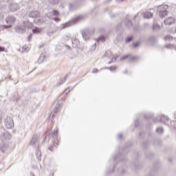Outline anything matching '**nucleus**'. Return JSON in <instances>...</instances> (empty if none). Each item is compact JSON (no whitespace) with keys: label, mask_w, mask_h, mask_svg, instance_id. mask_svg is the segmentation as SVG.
<instances>
[{"label":"nucleus","mask_w":176,"mask_h":176,"mask_svg":"<svg viewBox=\"0 0 176 176\" xmlns=\"http://www.w3.org/2000/svg\"><path fill=\"white\" fill-rule=\"evenodd\" d=\"M167 9H168V6L166 4H162L157 6V12H159V16L161 17V19L166 17V16L168 14V11Z\"/></svg>","instance_id":"1"},{"label":"nucleus","mask_w":176,"mask_h":176,"mask_svg":"<svg viewBox=\"0 0 176 176\" xmlns=\"http://www.w3.org/2000/svg\"><path fill=\"white\" fill-rule=\"evenodd\" d=\"M30 145L34 148H39V135L34 134L32 138Z\"/></svg>","instance_id":"2"},{"label":"nucleus","mask_w":176,"mask_h":176,"mask_svg":"<svg viewBox=\"0 0 176 176\" xmlns=\"http://www.w3.org/2000/svg\"><path fill=\"white\" fill-rule=\"evenodd\" d=\"M104 57H107V58H111V60H110L108 64H112V63H115L118 58H119V56L117 57H114L113 54H112V52L107 50L106 53L104 54Z\"/></svg>","instance_id":"3"},{"label":"nucleus","mask_w":176,"mask_h":176,"mask_svg":"<svg viewBox=\"0 0 176 176\" xmlns=\"http://www.w3.org/2000/svg\"><path fill=\"white\" fill-rule=\"evenodd\" d=\"M4 124L6 129H12L13 126H14V122H13V119L10 117H7L4 120Z\"/></svg>","instance_id":"4"},{"label":"nucleus","mask_w":176,"mask_h":176,"mask_svg":"<svg viewBox=\"0 0 176 176\" xmlns=\"http://www.w3.org/2000/svg\"><path fill=\"white\" fill-rule=\"evenodd\" d=\"M0 140H1L2 142H6L10 140V133L9 132H4L1 134Z\"/></svg>","instance_id":"5"},{"label":"nucleus","mask_w":176,"mask_h":176,"mask_svg":"<svg viewBox=\"0 0 176 176\" xmlns=\"http://www.w3.org/2000/svg\"><path fill=\"white\" fill-rule=\"evenodd\" d=\"M8 8L11 12H16V10H19V9H20V6L16 3H11L8 6Z\"/></svg>","instance_id":"6"},{"label":"nucleus","mask_w":176,"mask_h":176,"mask_svg":"<svg viewBox=\"0 0 176 176\" xmlns=\"http://www.w3.org/2000/svg\"><path fill=\"white\" fill-rule=\"evenodd\" d=\"M6 22L7 24L12 25V24L16 23V17L10 16L6 19Z\"/></svg>","instance_id":"7"},{"label":"nucleus","mask_w":176,"mask_h":176,"mask_svg":"<svg viewBox=\"0 0 176 176\" xmlns=\"http://www.w3.org/2000/svg\"><path fill=\"white\" fill-rule=\"evenodd\" d=\"M175 23V17H168L166 19L164 20V24L166 25H171Z\"/></svg>","instance_id":"8"},{"label":"nucleus","mask_w":176,"mask_h":176,"mask_svg":"<svg viewBox=\"0 0 176 176\" xmlns=\"http://www.w3.org/2000/svg\"><path fill=\"white\" fill-rule=\"evenodd\" d=\"M82 36L85 41H88V39H90V33H89L88 29L82 30Z\"/></svg>","instance_id":"9"},{"label":"nucleus","mask_w":176,"mask_h":176,"mask_svg":"<svg viewBox=\"0 0 176 176\" xmlns=\"http://www.w3.org/2000/svg\"><path fill=\"white\" fill-rule=\"evenodd\" d=\"M41 16V14L38 11H32L28 14L29 17H32V19H38Z\"/></svg>","instance_id":"10"},{"label":"nucleus","mask_w":176,"mask_h":176,"mask_svg":"<svg viewBox=\"0 0 176 176\" xmlns=\"http://www.w3.org/2000/svg\"><path fill=\"white\" fill-rule=\"evenodd\" d=\"M16 32H18V34H23L25 32V28L23 25H18L15 28Z\"/></svg>","instance_id":"11"},{"label":"nucleus","mask_w":176,"mask_h":176,"mask_svg":"<svg viewBox=\"0 0 176 176\" xmlns=\"http://www.w3.org/2000/svg\"><path fill=\"white\" fill-rule=\"evenodd\" d=\"M144 19H152L153 17V12L151 11H146L143 14Z\"/></svg>","instance_id":"12"},{"label":"nucleus","mask_w":176,"mask_h":176,"mask_svg":"<svg viewBox=\"0 0 176 176\" xmlns=\"http://www.w3.org/2000/svg\"><path fill=\"white\" fill-rule=\"evenodd\" d=\"M58 112V107L56 106L54 108V111L51 112V113L49 116V119H52L53 120L54 119V115Z\"/></svg>","instance_id":"13"},{"label":"nucleus","mask_w":176,"mask_h":176,"mask_svg":"<svg viewBox=\"0 0 176 176\" xmlns=\"http://www.w3.org/2000/svg\"><path fill=\"white\" fill-rule=\"evenodd\" d=\"M159 118H160V122H162V123H164V124H166L170 122V119H168V117H167L166 116H162Z\"/></svg>","instance_id":"14"},{"label":"nucleus","mask_w":176,"mask_h":176,"mask_svg":"<svg viewBox=\"0 0 176 176\" xmlns=\"http://www.w3.org/2000/svg\"><path fill=\"white\" fill-rule=\"evenodd\" d=\"M82 20H85L84 15H78L74 18V21L78 23V21H82Z\"/></svg>","instance_id":"15"},{"label":"nucleus","mask_w":176,"mask_h":176,"mask_svg":"<svg viewBox=\"0 0 176 176\" xmlns=\"http://www.w3.org/2000/svg\"><path fill=\"white\" fill-rule=\"evenodd\" d=\"M52 137L55 138H58V128H56L54 129V131L52 132Z\"/></svg>","instance_id":"16"},{"label":"nucleus","mask_w":176,"mask_h":176,"mask_svg":"<svg viewBox=\"0 0 176 176\" xmlns=\"http://www.w3.org/2000/svg\"><path fill=\"white\" fill-rule=\"evenodd\" d=\"M33 26L34 25L32 24V23L30 21H25L23 23V27L25 28H32Z\"/></svg>","instance_id":"17"},{"label":"nucleus","mask_w":176,"mask_h":176,"mask_svg":"<svg viewBox=\"0 0 176 176\" xmlns=\"http://www.w3.org/2000/svg\"><path fill=\"white\" fill-rule=\"evenodd\" d=\"M71 21L67 22L65 23H63L60 25V30H64L65 28H67V27H69L71 25Z\"/></svg>","instance_id":"18"},{"label":"nucleus","mask_w":176,"mask_h":176,"mask_svg":"<svg viewBox=\"0 0 176 176\" xmlns=\"http://www.w3.org/2000/svg\"><path fill=\"white\" fill-rule=\"evenodd\" d=\"M37 151H36V156L38 160H42V153L39 151V148H37Z\"/></svg>","instance_id":"19"},{"label":"nucleus","mask_w":176,"mask_h":176,"mask_svg":"<svg viewBox=\"0 0 176 176\" xmlns=\"http://www.w3.org/2000/svg\"><path fill=\"white\" fill-rule=\"evenodd\" d=\"M125 22L127 23L126 25V27H128V28H130V27L133 25V23H131V20L129 19V15L126 16Z\"/></svg>","instance_id":"20"},{"label":"nucleus","mask_w":176,"mask_h":176,"mask_svg":"<svg viewBox=\"0 0 176 176\" xmlns=\"http://www.w3.org/2000/svg\"><path fill=\"white\" fill-rule=\"evenodd\" d=\"M116 43H121V42H123V36L122 34H119L116 39Z\"/></svg>","instance_id":"21"},{"label":"nucleus","mask_w":176,"mask_h":176,"mask_svg":"<svg viewBox=\"0 0 176 176\" xmlns=\"http://www.w3.org/2000/svg\"><path fill=\"white\" fill-rule=\"evenodd\" d=\"M72 45H73V47H76V46H78V45H79V39L78 38H74L72 41Z\"/></svg>","instance_id":"22"},{"label":"nucleus","mask_w":176,"mask_h":176,"mask_svg":"<svg viewBox=\"0 0 176 176\" xmlns=\"http://www.w3.org/2000/svg\"><path fill=\"white\" fill-rule=\"evenodd\" d=\"M156 131L158 134L162 135L164 133V129L162 127H158L157 128Z\"/></svg>","instance_id":"23"},{"label":"nucleus","mask_w":176,"mask_h":176,"mask_svg":"<svg viewBox=\"0 0 176 176\" xmlns=\"http://www.w3.org/2000/svg\"><path fill=\"white\" fill-rule=\"evenodd\" d=\"M164 41H170L174 39V37L171 36L170 35H167L164 38Z\"/></svg>","instance_id":"24"},{"label":"nucleus","mask_w":176,"mask_h":176,"mask_svg":"<svg viewBox=\"0 0 176 176\" xmlns=\"http://www.w3.org/2000/svg\"><path fill=\"white\" fill-rule=\"evenodd\" d=\"M50 132L49 131H47L46 133H45V139L43 140V142H45V141H46V140H50Z\"/></svg>","instance_id":"25"},{"label":"nucleus","mask_w":176,"mask_h":176,"mask_svg":"<svg viewBox=\"0 0 176 176\" xmlns=\"http://www.w3.org/2000/svg\"><path fill=\"white\" fill-rule=\"evenodd\" d=\"M58 142H60V138H55L54 139V145L55 146H58Z\"/></svg>","instance_id":"26"},{"label":"nucleus","mask_w":176,"mask_h":176,"mask_svg":"<svg viewBox=\"0 0 176 176\" xmlns=\"http://www.w3.org/2000/svg\"><path fill=\"white\" fill-rule=\"evenodd\" d=\"M48 2H50L51 5H57V3H58V0H48Z\"/></svg>","instance_id":"27"},{"label":"nucleus","mask_w":176,"mask_h":176,"mask_svg":"<svg viewBox=\"0 0 176 176\" xmlns=\"http://www.w3.org/2000/svg\"><path fill=\"white\" fill-rule=\"evenodd\" d=\"M32 32L34 34H39V32H41V29L38 28H35L34 29L32 30Z\"/></svg>","instance_id":"28"},{"label":"nucleus","mask_w":176,"mask_h":176,"mask_svg":"<svg viewBox=\"0 0 176 176\" xmlns=\"http://www.w3.org/2000/svg\"><path fill=\"white\" fill-rule=\"evenodd\" d=\"M40 63H43L45 61V55L41 54L38 58Z\"/></svg>","instance_id":"29"},{"label":"nucleus","mask_w":176,"mask_h":176,"mask_svg":"<svg viewBox=\"0 0 176 176\" xmlns=\"http://www.w3.org/2000/svg\"><path fill=\"white\" fill-rule=\"evenodd\" d=\"M98 42H105V37L104 36H101L98 38Z\"/></svg>","instance_id":"30"},{"label":"nucleus","mask_w":176,"mask_h":176,"mask_svg":"<svg viewBox=\"0 0 176 176\" xmlns=\"http://www.w3.org/2000/svg\"><path fill=\"white\" fill-rule=\"evenodd\" d=\"M106 69H109L111 72H115L116 71V67L111 66L109 68L105 67Z\"/></svg>","instance_id":"31"},{"label":"nucleus","mask_w":176,"mask_h":176,"mask_svg":"<svg viewBox=\"0 0 176 176\" xmlns=\"http://www.w3.org/2000/svg\"><path fill=\"white\" fill-rule=\"evenodd\" d=\"M65 41H69L71 39V34H66L64 36Z\"/></svg>","instance_id":"32"},{"label":"nucleus","mask_w":176,"mask_h":176,"mask_svg":"<svg viewBox=\"0 0 176 176\" xmlns=\"http://www.w3.org/2000/svg\"><path fill=\"white\" fill-rule=\"evenodd\" d=\"M71 90H72V88L67 87L65 90L64 93H65V94H69V93L71 92Z\"/></svg>","instance_id":"33"},{"label":"nucleus","mask_w":176,"mask_h":176,"mask_svg":"<svg viewBox=\"0 0 176 176\" xmlns=\"http://www.w3.org/2000/svg\"><path fill=\"white\" fill-rule=\"evenodd\" d=\"M65 80H67V77H64V78H61L59 82V85H63V83H64L65 82Z\"/></svg>","instance_id":"34"},{"label":"nucleus","mask_w":176,"mask_h":176,"mask_svg":"<svg viewBox=\"0 0 176 176\" xmlns=\"http://www.w3.org/2000/svg\"><path fill=\"white\" fill-rule=\"evenodd\" d=\"M52 14H53L54 16H58V14H60V13H59L57 10H52Z\"/></svg>","instance_id":"35"},{"label":"nucleus","mask_w":176,"mask_h":176,"mask_svg":"<svg viewBox=\"0 0 176 176\" xmlns=\"http://www.w3.org/2000/svg\"><path fill=\"white\" fill-rule=\"evenodd\" d=\"M165 47H166L167 49H173V47H174V45L167 44V45H165Z\"/></svg>","instance_id":"36"},{"label":"nucleus","mask_w":176,"mask_h":176,"mask_svg":"<svg viewBox=\"0 0 176 176\" xmlns=\"http://www.w3.org/2000/svg\"><path fill=\"white\" fill-rule=\"evenodd\" d=\"M145 119H149V118L151 119H153V115H150V114H146L144 116Z\"/></svg>","instance_id":"37"},{"label":"nucleus","mask_w":176,"mask_h":176,"mask_svg":"<svg viewBox=\"0 0 176 176\" xmlns=\"http://www.w3.org/2000/svg\"><path fill=\"white\" fill-rule=\"evenodd\" d=\"M129 56V55H124L122 57L120 58V60L123 61L124 60H126V58H128Z\"/></svg>","instance_id":"38"},{"label":"nucleus","mask_w":176,"mask_h":176,"mask_svg":"<svg viewBox=\"0 0 176 176\" xmlns=\"http://www.w3.org/2000/svg\"><path fill=\"white\" fill-rule=\"evenodd\" d=\"M133 41V38L132 37H127L125 40V42L126 43H129V42H131Z\"/></svg>","instance_id":"39"},{"label":"nucleus","mask_w":176,"mask_h":176,"mask_svg":"<svg viewBox=\"0 0 176 176\" xmlns=\"http://www.w3.org/2000/svg\"><path fill=\"white\" fill-rule=\"evenodd\" d=\"M153 30H157L160 28V26L159 25L155 24V25H153Z\"/></svg>","instance_id":"40"},{"label":"nucleus","mask_w":176,"mask_h":176,"mask_svg":"<svg viewBox=\"0 0 176 176\" xmlns=\"http://www.w3.org/2000/svg\"><path fill=\"white\" fill-rule=\"evenodd\" d=\"M3 28H5V30H8V28H12V25H4Z\"/></svg>","instance_id":"41"},{"label":"nucleus","mask_w":176,"mask_h":176,"mask_svg":"<svg viewBox=\"0 0 176 176\" xmlns=\"http://www.w3.org/2000/svg\"><path fill=\"white\" fill-rule=\"evenodd\" d=\"M138 46H140V43L139 42H136V43H133V47H137Z\"/></svg>","instance_id":"42"},{"label":"nucleus","mask_w":176,"mask_h":176,"mask_svg":"<svg viewBox=\"0 0 176 176\" xmlns=\"http://www.w3.org/2000/svg\"><path fill=\"white\" fill-rule=\"evenodd\" d=\"M122 138H123V135L122 133H120L118 135V140H122Z\"/></svg>","instance_id":"43"},{"label":"nucleus","mask_w":176,"mask_h":176,"mask_svg":"<svg viewBox=\"0 0 176 176\" xmlns=\"http://www.w3.org/2000/svg\"><path fill=\"white\" fill-rule=\"evenodd\" d=\"M98 72V69H93L92 74H97Z\"/></svg>","instance_id":"44"},{"label":"nucleus","mask_w":176,"mask_h":176,"mask_svg":"<svg viewBox=\"0 0 176 176\" xmlns=\"http://www.w3.org/2000/svg\"><path fill=\"white\" fill-rule=\"evenodd\" d=\"M53 20L56 21V23H58V21H60V19L59 18H54Z\"/></svg>","instance_id":"45"},{"label":"nucleus","mask_w":176,"mask_h":176,"mask_svg":"<svg viewBox=\"0 0 176 176\" xmlns=\"http://www.w3.org/2000/svg\"><path fill=\"white\" fill-rule=\"evenodd\" d=\"M5 52V48L0 46V52Z\"/></svg>","instance_id":"46"},{"label":"nucleus","mask_w":176,"mask_h":176,"mask_svg":"<svg viewBox=\"0 0 176 176\" xmlns=\"http://www.w3.org/2000/svg\"><path fill=\"white\" fill-rule=\"evenodd\" d=\"M137 123H138V120H135V126L137 127L138 125H137Z\"/></svg>","instance_id":"47"},{"label":"nucleus","mask_w":176,"mask_h":176,"mask_svg":"<svg viewBox=\"0 0 176 176\" xmlns=\"http://www.w3.org/2000/svg\"><path fill=\"white\" fill-rule=\"evenodd\" d=\"M49 151H53V146H49L48 147Z\"/></svg>","instance_id":"48"},{"label":"nucleus","mask_w":176,"mask_h":176,"mask_svg":"<svg viewBox=\"0 0 176 176\" xmlns=\"http://www.w3.org/2000/svg\"><path fill=\"white\" fill-rule=\"evenodd\" d=\"M116 2H118L119 3H120V2H123L124 0H116Z\"/></svg>","instance_id":"49"},{"label":"nucleus","mask_w":176,"mask_h":176,"mask_svg":"<svg viewBox=\"0 0 176 176\" xmlns=\"http://www.w3.org/2000/svg\"><path fill=\"white\" fill-rule=\"evenodd\" d=\"M137 17H138V14H136L134 16V19H137Z\"/></svg>","instance_id":"50"},{"label":"nucleus","mask_w":176,"mask_h":176,"mask_svg":"<svg viewBox=\"0 0 176 176\" xmlns=\"http://www.w3.org/2000/svg\"><path fill=\"white\" fill-rule=\"evenodd\" d=\"M152 39H155V37H151V38H149V41H152Z\"/></svg>","instance_id":"51"},{"label":"nucleus","mask_w":176,"mask_h":176,"mask_svg":"<svg viewBox=\"0 0 176 176\" xmlns=\"http://www.w3.org/2000/svg\"><path fill=\"white\" fill-rule=\"evenodd\" d=\"M30 176H34V173H30Z\"/></svg>","instance_id":"52"},{"label":"nucleus","mask_w":176,"mask_h":176,"mask_svg":"<svg viewBox=\"0 0 176 176\" xmlns=\"http://www.w3.org/2000/svg\"><path fill=\"white\" fill-rule=\"evenodd\" d=\"M132 60H135V56H133Z\"/></svg>","instance_id":"53"},{"label":"nucleus","mask_w":176,"mask_h":176,"mask_svg":"<svg viewBox=\"0 0 176 176\" xmlns=\"http://www.w3.org/2000/svg\"><path fill=\"white\" fill-rule=\"evenodd\" d=\"M175 119H176V111L175 112Z\"/></svg>","instance_id":"54"},{"label":"nucleus","mask_w":176,"mask_h":176,"mask_svg":"<svg viewBox=\"0 0 176 176\" xmlns=\"http://www.w3.org/2000/svg\"><path fill=\"white\" fill-rule=\"evenodd\" d=\"M16 100V101H19V100H20V98H18Z\"/></svg>","instance_id":"55"},{"label":"nucleus","mask_w":176,"mask_h":176,"mask_svg":"<svg viewBox=\"0 0 176 176\" xmlns=\"http://www.w3.org/2000/svg\"><path fill=\"white\" fill-rule=\"evenodd\" d=\"M124 74H127V71L124 72Z\"/></svg>","instance_id":"56"},{"label":"nucleus","mask_w":176,"mask_h":176,"mask_svg":"<svg viewBox=\"0 0 176 176\" xmlns=\"http://www.w3.org/2000/svg\"><path fill=\"white\" fill-rule=\"evenodd\" d=\"M31 38H32V36H29V39H31Z\"/></svg>","instance_id":"57"},{"label":"nucleus","mask_w":176,"mask_h":176,"mask_svg":"<svg viewBox=\"0 0 176 176\" xmlns=\"http://www.w3.org/2000/svg\"><path fill=\"white\" fill-rule=\"evenodd\" d=\"M113 170H114V168H113V170H112V173H113Z\"/></svg>","instance_id":"58"},{"label":"nucleus","mask_w":176,"mask_h":176,"mask_svg":"<svg viewBox=\"0 0 176 176\" xmlns=\"http://www.w3.org/2000/svg\"><path fill=\"white\" fill-rule=\"evenodd\" d=\"M26 49H28V50H30V48H26Z\"/></svg>","instance_id":"59"},{"label":"nucleus","mask_w":176,"mask_h":176,"mask_svg":"<svg viewBox=\"0 0 176 176\" xmlns=\"http://www.w3.org/2000/svg\"><path fill=\"white\" fill-rule=\"evenodd\" d=\"M26 52H28V50H27V48H26Z\"/></svg>","instance_id":"60"},{"label":"nucleus","mask_w":176,"mask_h":176,"mask_svg":"<svg viewBox=\"0 0 176 176\" xmlns=\"http://www.w3.org/2000/svg\"><path fill=\"white\" fill-rule=\"evenodd\" d=\"M96 45H97L96 43L94 44V46H96Z\"/></svg>","instance_id":"61"},{"label":"nucleus","mask_w":176,"mask_h":176,"mask_svg":"<svg viewBox=\"0 0 176 176\" xmlns=\"http://www.w3.org/2000/svg\"><path fill=\"white\" fill-rule=\"evenodd\" d=\"M175 32H176V28H175Z\"/></svg>","instance_id":"62"},{"label":"nucleus","mask_w":176,"mask_h":176,"mask_svg":"<svg viewBox=\"0 0 176 176\" xmlns=\"http://www.w3.org/2000/svg\"><path fill=\"white\" fill-rule=\"evenodd\" d=\"M140 136H141V133H140Z\"/></svg>","instance_id":"63"},{"label":"nucleus","mask_w":176,"mask_h":176,"mask_svg":"<svg viewBox=\"0 0 176 176\" xmlns=\"http://www.w3.org/2000/svg\"><path fill=\"white\" fill-rule=\"evenodd\" d=\"M2 152H3H3H4V151H2Z\"/></svg>","instance_id":"64"}]
</instances>
